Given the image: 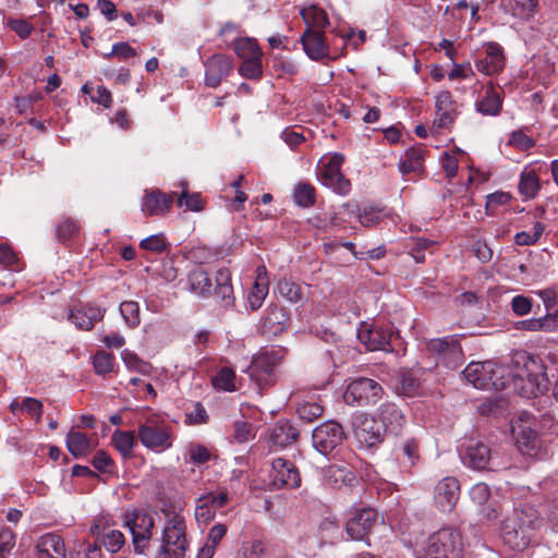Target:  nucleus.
Returning a JSON list of instances; mask_svg holds the SVG:
<instances>
[{
	"mask_svg": "<svg viewBox=\"0 0 558 558\" xmlns=\"http://www.w3.org/2000/svg\"><path fill=\"white\" fill-rule=\"evenodd\" d=\"M117 56L120 59H129L136 56V51L128 43H118L112 46L111 52L105 54L106 58Z\"/></svg>",
	"mask_w": 558,
	"mask_h": 558,
	"instance_id": "obj_59",
	"label": "nucleus"
},
{
	"mask_svg": "<svg viewBox=\"0 0 558 558\" xmlns=\"http://www.w3.org/2000/svg\"><path fill=\"white\" fill-rule=\"evenodd\" d=\"M505 12L520 20H530L536 13L538 0H500Z\"/></svg>",
	"mask_w": 558,
	"mask_h": 558,
	"instance_id": "obj_31",
	"label": "nucleus"
},
{
	"mask_svg": "<svg viewBox=\"0 0 558 558\" xmlns=\"http://www.w3.org/2000/svg\"><path fill=\"white\" fill-rule=\"evenodd\" d=\"M111 441L123 458L128 459L133 456V449L136 446L134 432L117 429L112 434Z\"/></svg>",
	"mask_w": 558,
	"mask_h": 558,
	"instance_id": "obj_37",
	"label": "nucleus"
},
{
	"mask_svg": "<svg viewBox=\"0 0 558 558\" xmlns=\"http://www.w3.org/2000/svg\"><path fill=\"white\" fill-rule=\"evenodd\" d=\"M353 428L357 441L367 448H372L381 441L380 427L373 417L363 414L356 416Z\"/></svg>",
	"mask_w": 558,
	"mask_h": 558,
	"instance_id": "obj_20",
	"label": "nucleus"
},
{
	"mask_svg": "<svg viewBox=\"0 0 558 558\" xmlns=\"http://www.w3.org/2000/svg\"><path fill=\"white\" fill-rule=\"evenodd\" d=\"M80 232V227L71 218L63 219L57 227V238L60 242L65 243Z\"/></svg>",
	"mask_w": 558,
	"mask_h": 558,
	"instance_id": "obj_49",
	"label": "nucleus"
},
{
	"mask_svg": "<svg viewBox=\"0 0 558 558\" xmlns=\"http://www.w3.org/2000/svg\"><path fill=\"white\" fill-rule=\"evenodd\" d=\"M43 410V403L38 399L26 397L21 403V411L26 412L32 417L39 421Z\"/></svg>",
	"mask_w": 558,
	"mask_h": 558,
	"instance_id": "obj_58",
	"label": "nucleus"
},
{
	"mask_svg": "<svg viewBox=\"0 0 558 558\" xmlns=\"http://www.w3.org/2000/svg\"><path fill=\"white\" fill-rule=\"evenodd\" d=\"M463 542L453 527H444L428 537L424 551L417 558H461Z\"/></svg>",
	"mask_w": 558,
	"mask_h": 558,
	"instance_id": "obj_3",
	"label": "nucleus"
},
{
	"mask_svg": "<svg viewBox=\"0 0 558 558\" xmlns=\"http://www.w3.org/2000/svg\"><path fill=\"white\" fill-rule=\"evenodd\" d=\"M241 551L244 558H265L266 545L259 539L245 542L242 544Z\"/></svg>",
	"mask_w": 558,
	"mask_h": 558,
	"instance_id": "obj_52",
	"label": "nucleus"
},
{
	"mask_svg": "<svg viewBox=\"0 0 558 558\" xmlns=\"http://www.w3.org/2000/svg\"><path fill=\"white\" fill-rule=\"evenodd\" d=\"M460 496V482L454 476L440 480L434 489L435 502L444 511H451Z\"/></svg>",
	"mask_w": 558,
	"mask_h": 558,
	"instance_id": "obj_16",
	"label": "nucleus"
},
{
	"mask_svg": "<svg viewBox=\"0 0 558 558\" xmlns=\"http://www.w3.org/2000/svg\"><path fill=\"white\" fill-rule=\"evenodd\" d=\"M424 150L420 147H412L407 150L405 159L400 161L399 170L402 174L420 172L423 168Z\"/></svg>",
	"mask_w": 558,
	"mask_h": 558,
	"instance_id": "obj_39",
	"label": "nucleus"
},
{
	"mask_svg": "<svg viewBox=\"0 0 558 558\" xmlns=\"http://www.w3.org/2000/svg\"><path fill=\"white\" fill-rule=\"evenodd\" d=\"M537 294L543 300L547 313L558 314V293L554 289L541 290Z\"/></svg>",
	"mask_w": 558,
	"mask_h": 558,
	"instance_id": "obj_55",
	"label": "nucleus"
},
{
	"mask_svg": "<svg viewBox=\"0 0 558 558\" xmlns=\"http://www.w3.org/2000/svg\"><path fill=\"white\" fill-rule=\"evenodd\" d=\"M289 315L286 310L278 304H270L266 310V316L262 324L264 335L276 337L281 335L288 327Z\"/></svg>",
	"mask_w": 558,
	"mask_h": 558,
	"instance_id": "obj_23",
	"label": "nucleus"
},
{
	"mask_svg": "<svg viewBox=\"0 0 558 558\" xmlns=\"http://www.w3.org/2000/svg\"><path fill=\"white\" fill-rule=\"evenodd\" d=\"M105 311L97 306L83 305L70 312L69 320L78 329L90 330L94 325L104 318Z\"/></svg>",
	"mask_w": 558,
	"mask_h": 558,
	"instance_id": "obj_27",
	"label": "nucleus"
},
{
	"mask_svg": "<svg viewBox=\"0 0 558 558\" xmlns=\"http://www.w3.org/2000/svg\"><path fill=\"white\" fill-rule=\"evenodd\" d=\"M66 447L75 458H80L87 454L94 445L86 434L71 429L66 436Z\"/></svg>",
	"mask_w": 558,
	"mask_h": 558,
	"instance_id": "obj_34",
	"label": "nucleus"
},
{
	"mask_svg": "<svg viewBox=\"0 0 558 558\" xmlns=\"http://www.w3.org/2000/svg\"><path fill=\"white\" fill-rule=\"evenodd\" d=\"M485 53V58L478 60L475 64L477 71L486 75L499 73L505 66L502 48L497 43H488Z\"/></svg>",
	"mask_w": 558,
	"mask_h": 558,
	"instance_id": "obj_26",
	"label": "nucleus"
},
{
	"mask_svg": "<svg viewBox=\"0 0 558 558\" xmlns=\"http://www.w3.org/2000/svg\"><path fill=\"white\" fill-rule=\"evenodd\" d=\"M301 43L306 56L314 61L323 60L329 56V45L322 31L306 28L301 36Z\"/></svg>",
	"mask_w": 558,
	"mask_h": 558,
	"instance_id": "obj_18",
	"label": "nucleus"
},
{
	"mask_svg": "<svg viewBox=\"0 0 558 558\" xmlns=\"http://www.w3.org/2000/svg\"><path fill=\"white\" fill-rule=\"evenodd\" d=\"M427 348L450 368H456L462 362L463 353L456 336L432 339L427 343Z\"/></svg>",
	"mask_w": 558,
	"mask_h": 558,
	"instance_id": "obj_11",
	"label": "nucleus"
},
{
	"mask_svg": "<svg viewBox=\"0 0 558 558\" xmlns=\"http://www.w3.org/2000/svg\"><path fill=\"white\" fill-rule=\"evenodd\" d=\"M189 288L199 296H214L222 306H231L234 302L230 271L226 268L217 270L213 278L204 267L196 266L189 274Z\"/></svg>",
	"mask_w": 558,
	"mask_h": 558,
	"instance_id": "obj_2",
	"label": "nucleus"
},
{
	"mask_svg": "<svg viewBox=\"0 0 558 558\" xmlns=\"http://www.w3.org/2000/svg\"><path fill=\"white\" fill-rule=\"evenodd\" d=\"M92 464L96 470L100 472H109L110 466L113 465V460L108 456L107 452L99 450L93 457Z\"/></svg>",
	"mask_w": 558,
	"mask_h": 558,
	"instance_id": "obj_62",
	"label": "nucleus"
},
{
	"mask_svg": "<svg viewBox=\"0 0 558 558\" xmlns=\"http://www.w3.org/2000/svg\"><path fill=\"white\" fill-rule=\"evenodd\" d=\"M511 308L519 316L526 315L532 310V301L524 295H517L511 301Z\"/></svg>",
	"mask_w": 558,
	"mask_h": 558,
	"instance_id": "obj_60",
	"label": "nucleus"
},
{
	"mask_svg": "<svg viewBox=\"0 0 558 558\" xmlns=\"http://www.w3.org/2000/svg\"><path fill=\"white\" fill-rule=\"evenodd\" d=\"M470 498L485 520L492 521L498 518L499 507L495 500L490 499V488L487 484H475L470 490Z\"/></svg>",
	"mask_w": 558,
	"mask_h": 558,
	"instance_id": "obj_17",
	"label": "nucleus"
},
{
	"mask_svg": "<svg viewBox=\"0 0 558 558\" xmlns=\"http://www.w3.org/2000/svg\"><path fill=\"white\" fill-rule=\"evenodd\" d=\"M140 246L143 250L153 251V252H157V253H160V252H163L167 250V243H166L162 234L150 235V236L142 240L140 243Z\"/></svg>",
	"mask_w": 558,
	"mask_h": 558,
	"instance_id": "obj_56",
	"label": "nucleus"
},
{
	"mask_svg": "<svg viewBox=\"0 0 558 558\" xmlns=\"http://www.w3.org/2000/svg\"><path fill=\"white\" fill-rule=\"evenodd\" d=\"M36 550L39 558H65V545L61 536L47 533L36 543Z\"/></svg>",
	"mask_w": 558,
	"mask_h": 558,
	"instance_id": "obj_28",
	"label": "nucleus"
},
{
	"mask_svg": "<svg viewBox=\"0 0 558 558\" xmlns=\"http://www.w3.org/2000/svg\"><path fill=\"white\" fill-rule=\"evenodd\" d=\"M397 459L407 468L414 466L420 460V442L414 437H408L396 445Z\"/></svg>",
	"mask_w": 558,
	"mask_h": 558,
	"instance_id": "obj_30",
	"label": "nucleus"
},
{
	"mask_svg": "<svg viewBox=\"0 0 558 558\" xmlns=\"http://www.w3.org/2000/svg\"><path fill=\"white\" fill-rule=\"evenodd\" d=\"M512 435L520 450H525V452L529 453L530 450L535 448L537 433L532 427L527 426L523 420L512 425Z\"/></svg>",
	"mask_w": 558,
	"mask_h": 558,
	"instance_id": "obj_32",
	"label": "nucleus"
},
{
	"mask_svg": "<svg viewBox=\"0 0 558 558\" xmlns=\"http://www.w3.org/2000/svg\"><path fill=\"white\" fill-rule=\"evenodd\" d=\"M100 541L102 546L112 554L118 553L125 544V537L123 533L111 527L102 529Z\"/></svg>",
	"mask_w": 558,
	"mask_h": 558,
	"instance_id": "obj_41",
	"label": "nucleus"
},
{
	"mask_svg": "<svg viewBox=\"0 0 558 558\" xmlns=\"http://www.w3.org/2000/svg\"><path fill=\"white\" fill-rule=\"evenodd\" d=\"M544 232V227L541 222H536L533 227V232L521 231L514 236V241L518 245H532L538 241Z\"/></svg>",
	"mask_w": 558,
	"mask_h": 558,
	"instance_id": "obj_51",
	"label": "nucleus"
},
{
	"mask_svg": "<svg viewBox=\"0 0 558 558\" xmlns=\"http://www.w3.org/2000/svg\"><path fill=\"white\" fill-rule=\"evenodd\" d=\"M277 292L290 303H300L305 299L303 288L299 283L286 278L278 281Z\"/></svg>",
	"mask_w": 558,
	"mask_h": 558,
	"instance_id": "obj_38",
	"label": "nucleus"
},
{
	"mask_svg": "<svg viewBox=\"0 0 558 558\" xmlns=\"http://www.w3.org/2000/svg\"><path fill=\"white\" fill-rule=\"evenodd\" d=\"M300 14L306 24V28L324 32V28L329 24L326 11L317 4H310L302 8Z\"/></svg>",
	"mask_w": 558,
	"mask_h": 558,
	"instance_id": "obj_33",
	"label": "nucleus"
},
{
	"mask_svg": "<svg viewBox=\"0 0 558 558\" xmlns=\"http://www.w3.org/2000/svg\"><path fill=\"white\" fill-rule=\"evenodd\" d=\"M345 438L342 426L335 421H327L315 427L312 433L313 447L324 456L331 453L342 445Z\"/></svg>",
	"mask_w": 558,
	"mask_h": 558,
	"instance_id": "obj_9",
	"label": "nucleus"
},
{
	"mask_svg": "<svg viewBox=\"0 0 558 558\" xmlns=\"http://www.w3.org/2000/svg\"><path fill=\"white\" fill-rule=\"evenodd\" d=\"M232 60L225 54H215L206 62L205 83L209 87H217L232 71Z\"/></svg>",
	"mask_w": 558,
	"mask_h": 558,
	"instance_id": "obj_22",
	"label": "nucleus"
},
{
	"mask_svg": "<svg viewBox=\"0 0 558 558\" xmlns=\"http://www.w3.org/2000/svg\"><path fill=\"white\" fill-rule=\"evenodd\" d=\"M123 524L132 534V543L137 554H143L149 546L153 536L155 520L151 514L137 509L123 513Z\"/></svg>",
	"mask_w": 558,
	"mask_h": 558,
	"instance_id": "obj_5",
	"label": "nucleus"
},
{
	"mask_svg": "<svg viewBox=\"0 0 558 558\" xmlns=\"http://www.w3.org/2000/svg\"><path fill=\"white\" fill-rule=\"evenodd\" d=\"M378 514L372 508L355 510L347 522V533L352 539L364 541L377 524Z\"/></svg>",
	"mask_w": 558,
	"mask_h": 558,
	"instance_id": "obj_13",
	"label": "nucleus"
},
{
	"mask_svg": "<svg viewBox=\"0 0 558 558\" xmlns=\"http://www.w3.org/2000/svg\"><path fill=\"white\" fill-rule=\"evenodd\" d=\"M485 373V362H472L462 372L465 379L477 388V383L482 381Z\"/></svg>",
	"mask_w": 558,
	"mask_h": 558,
	"instance_id": "obj_53",
	"label": "nucleus"
},
{
	"mask_svg": "<svg viewBox=\"0 0 558 558\" xmlns=\"http://www.w3.org/2000/svg\"><path fill=\"white\" fill-rule=\"evenodd\" d=\"M437 118L434 121L433 128L435 129H444L450 125L456 117V109L448 108L447 110L436 111Z\"/></svg>",
	"mask_w": 558,
	"mask_h": 558,
	"instance_id": "obj_63",
	"label": "nucleus"
},
{
	"mask_svg": "<svg viewBox=\"0 0 558 558\" xmlns=\"http://www.w3.org/2000/svg\"><path fill=\"white\" fill-rule=\"evenodd\" d=\"M381 396L383 388L377 381L360 377L348 385L343 399L349 405L368 407L377 403Z\"/></svg>",
	"mask_w": 558,
	"mask_h": 558,
	"instance_id": "obj_8",
	"label": "nucleus"
},
{
	"mask_svg": "<svg viewBox=\"0 0 558 558\" xmlns=\"http://www.w3.org/2000/svg\"><path fill=\"white\" fill-rule=\"evenodd\" d=\"M294 203L303 208L312 207L316 202L315 187L307 182H300L293 190Z\"/></svg>",
	"mask_w": 558,
	"mask_h": 558,
	"instance_id": "obj_40",
	"label": "nucleus"
},
{
	"mask_svg": "<svg viewBox=\"0 0 558 558\" xmlns=\"http://www.w3.org/2000/svg\"><path fill=\"white\" fill-rule=\"evenodd\" d=\"M185 530L183 517L172 515L163 529L157 558H185L187 549Z\"/></svg>",
	"mask_w": 558,
	"mask_h": 558,
	"instance_id": "obj_4",
	"label": "nucleus"
},
{
	"mask_svg": "<svg viewBox=\"0 0 558 558\" xmlns=\"http://www.w3.org/2000/svg\"><path fill=\"white\" fill-rule=\"evenodd\" d=\"M323 482L326 486L335 489L342 487H354L359 480L351 468L347 465L330 464L323 470Z\"/></svg>",
	"mask_w": 558,
	"mask_h": 558,
	"instance_id": "obj_19",
	"label": "nucleus"
},
{
	"mask_svg": "<svg viewBox=\"0 0 558 558\" xmlns=\"http://www.w3.org/2000/svg\"><path fill=\"white\" fill-rule=\"evenodd\" d=\"M357 338L368 351H387L390 347L391 333L378 326L363 324L357 330Z\"/></svg>",
	"mask_w": 558,
	"mask_h": 558,
	"instance_id": "obj_21",
	"label": "nucleus"
},
{
	"mask_svg": "<svg viewBox=\"0 0 558 558\" xmlns=\"http://www.w3.org/2000/svg\"><path fill=\"white\" fill-rule=\"evenodd\" d=\"M270 485L274 489L298 488L301 485V476L295 465L283 459L277 458L272 461Z\"/></svg>",
	"mask_w": 558,
	"mask_h": 558,
	"instance_id": "obj_12",
	"label": "nucleus"
},
{
	"mask_svg": "<svg viewBox=\"0 0 558 558\" xmlns=\"http://www.w3.org/2000/svg\"><path fill=\"white\" fill-rule=\"evenodd\" d=\"M120 313L130 327H136L141 323L140 305L134 301H124L120 304Z\"/></svg>",
	"mask_w": 558,
	"mask_h": 558,
	"instance_id": "obj_44",
	"label": "nucleus"
},
{
	"mask_svg": "<svg viewBox=\"0 0 558 558\" xmlns=\"http://www.w3.org/2000/svg\"><path fill=\"white\" fill-rule=\"evenodd\" d=\"M8 25L22 39L29 37L33 31V26L25 20L12 19L8 22Z\"/></svg>",
	"mask_w": 558,
	"mask_h": 558,
	"instance_id": "obj_64",
	"label": "nucleus"
},
{
	"mask_svg": "<svg viewBox=\"0 0 558 558\" xmlns=\"http://www.w3.org/2000/svg\"><path fill=\"white\" fill-rule=\"evenodd\" d=\"M174 193H165L158 189L146 190L142 198L141 208L145 216H163L172 207Z\"/></svg>",
	"mask_w": 558,
	"mask_h": 558,
	"instance_id": "obj_15",
	"label": "nucleus"
},
{
	"mask_svg": "<svg viewBox=\"0 0 558 558\" xmlns=\"http://www.w3.org/2000/svg\"><path fill=\"white\" fill-rule=\"evenodd\" d=\"M300 418L305 422H313L323 414V407L317 402H304L296 409Z\"/></svg>",
	"mask_w": 558,
	"mask_h": 558,
	"instance_id": "obj_50",
	"label": "nucleus"
},
{
	"mask_svg": "<svg viewBox=\"0 0 558 558\" xmlns=\"http://www.w3.org/2000/svg\"><path fill=\"white\" fill-rule=\"evenodd\" d=\"M542 525L543 519L534 508L514 510L501 523L502 542L511 549L523 550L533 541Z\"/></svg>",
	"mask_w": 558,
	"mask_h": 558,
	"instance_id": "obj_1",
	"label": "nucleus"
},
{
	"mask_svg": "<svg viewBox=\"0 0 558 558\" xmlns=\"http://www.w3.org/2000/svg\"><path fill=\"white\" fill-rule=\"evenodd\" d=\"M512 369L509 366L497 364L493 361L485 362V373L482 381L477 383V389L502 390L511 387Z\"/></svg>",
	"mask_w": 558,
	"mask_h": 558,
	"instance_id": "obj_14",
	"label": "nucleus"
},
{
	"mask_svg": "<svg viewBox=\"0 0 558 558\" xmlns=\"http://www.w3.org/2000/svg\"><path fill=\"white\" fill-rule=\"evenodd\" d=\"M235 373L229 367H222L219 372L211 378V384L216 389L223 391H234L235 390Z\"/></svg>",
	"mask_w": 558,
	"mask_h": 558,
	"instance_id": "obj_43",
	"label": "nucleus"
},
{
	"mask_svg": "<svg viewBox=\"0 0 558 558\" xmlns=\"http://www.w3.org/2000/svg\"><path fill=\"white\" fill-rule=\"evenodd\" d=\"M420 387L418 371L402 369L398 374V385L396 387L399 395L412 397Z\"/></svg>",
	"mask_w": 558,
	"mask_h": 558,
	"instance_id": "obj_36",
	"label": "nucleus"
},
{
	"mask_svg": "<svg viewBox=\"0 0 558 558\" xmlns=\"http://www.w3.org/2000/svg\"><path fill=\"white\" fill-rule=\"evenodd\" d=\"M95 372L105 375L113 369V355L104 350L98 351L93 360Z\"/></svg>",
	"mask_w": 558,
	"mask_h": 558,
	"instance_id": "obj_48",
	"label": "nucleus"
},
{
	"mask_svg": "<svg viewBox=\"0 0 558 558\" xmlns=\"http://www.w3.org/2000/svg\"><path fill=\"white\" fill-rule=\"evenodd\" d=\"M171 427L159 416H148L140 424L137 436L142 445L150 450H163L171 447Z\"/></svg>",
	"mask_w": 558,
	"mask_h": 558,
	"instance_id": "obj_6",
	"label": "nucleus"
},
{
	"mask_svg": "<svg viewBox=\"0 0 558 558\" xmlns=\"http://www.w3.org/2000/svg\"><path fill=\"white\" fill-rule=\"evenodd\" d=\"M233 49L242 60L262 58V50L252 38H239L234 40Z\"/></svg>",
	"mask_w": 558,
	"mask_h": 558,
	"instance_id": "obj_42",
	"label": "nucleus"
},
{
	"mask_svg": "<svg viewBox=\"0 0 558 558\" xmlns=\"http://www.w3.org/2000/svg\"><path fill=\"white\" fill-rule=\"evenodd\" d=\"M179 207L185 206L192 211H201L204 209V202L198 193L182 192L178 198Z\"/></svg>",
	"mask_w": 558,
	"mask_h": 558,
	"instance_id": "obj_54",
	"label": "nucleus"
},
{
	"mask_svg": "<svg viewBox=\"0 0 558 558\" xmlns=\"http://www.w3.org/2000/svg\"><path fill=\"white\" fill-rule=\"evenodd\" d=\"M548 384L546 374H532L520 369L511 376L510 388L522 397L531 398L547 390Z\"/></svg>",
	"mask_w": 558,
	"mask_h": 558,
	"instance_id": "obj_10",
	"label": "nucleus"
},
{
	"mask_svg": "<svg viewBox=\"0 0 558 558\" xmlns=\"http://www.w3.org/2000/svg\"><path fill=\"white\" fill-rule=\"evenodd\" d=\"M379 421L389 435L401 436L405 425V417L401 410L393 403H384L378 410Z\"/></svg>",
	"mask_w": 558,
	"mask_h": 558,
	"instance_id": "obj_24",
	"label": "nucleus"
},
{
	"mask_svg": "<svg viewBox=\"0 0 558 558\" xmlns=\"http://www.w3.org/2000/svg\"><path fill=\"white\" fill-rule=\"evenodd\" d=\"M492 460V451L484 442H471L462 454L463 463L474 470H485Z\"/></svg>",
	"mask_w": 558,
	"mask_h": 558,
	"instance_id": "obj_25",
	"label": "nucleus"
},
{
	"mask_svg": "<svg viewBox=\"0 0 558 558\" xmlns=\"http://www.w3.org/2000/svg\"><path fill=\"white\" fill-rule=\"evenodd\" d=\"M502 101L500 95L489 87L484 96L476 101V110L485 116H497L501 110Z\"/></svg>",
	"mask_w": 558,
	"mask_h": 558,
	"instance_id": "obj_35",
	"label": "nucleus"
},
{
	"mask_svg": "<svg viewBox=\"0 0 558 558\" xmlns=\"http://www.w3.org/2000/svg\"><path fill=\"white\" fill-rule=\"evenodd\" d=\"M239 73L245 78L258 80L263 73L260 58L243 60Z\"/></svg>",
	"mask_w": 558,
	"mask_h": 558,
	"instance_id": "obj_46",
	"label": "nucleus"
},
{
	"mask_svg": "<svg viewBox=\"0 0 558 558\" xmlns=\"http://www.w3.org/2000/svg\"><path fill=\"white\" fill-rule=\"evenodd\" d=\"M299 430L289 421H279L270 430L269 440L272 445L284 448L299 438Z\"/></svg>",
	"mask_w": 558,
	"mask_h": 558,
	"instance_id": "obj_29",
	"label": "nucleus"
},
{
	"mask_svg": "<svg viewBox=\"0 0 558 558\" xmlns=\"http://www.w3.org/2000/svg\"><path fill=\"white\" fill-rule=\"evenodd\" d=\"M281 357L280 351H269L256 355L251 362L246 373L259 392L275 384L274 372Z\"/></svg>",
	"mask_w": 558,
	"mask_h": 558,
	"instance_id": "obj_7",
	"label": "nucleus"
},
{
	"mask_svg": "<svg viewBox=\"0 0 558 558\" xmlns=\"http://www.w3.org/2000/svg\"><path fill=\"white\" fill-rule=\"evenodd\" d=\"M100 547L95 543L82 545L80 549L70 555V558H100Z\"/></svg>",
	"mask_w": 558,
	"mask_h": 558,
	"instance_id": "obj_61",
	"label": "nucleus"
},
{
	"mask_svg": "<svg viewBox=\"0 0 558 558\" xmlns=\"http://www.w3.org/2000/svg\"><path fill=\"white\" fill-rule=\"evenodd\" d=\"M519 190L524 197L533 198L539 190L536 174L533 172L522 173Z\"/></svg>",
	"mask_w": 558,
	"mask_h": 558,
	"instance_id": "obj_45",
	"label": "nucleus"
},
{
	"mask_svg": "<svg viewBox=\"0 0 558 558\" xmlns=\"http://www.w3.org/2000/svg\"><path fill=\"white\" fill-rule=\"evenodd\" d=\"M15 545V534L10 529L0 531V558H5Z\"/></svg>",
	"mask_w": 558,
	"mask_h": 558,
	"instance_id": "obj_57",
	"label": "nucleus"
},
{
	"mask_svg": "<svg viewBox=\"0 0 558 558\" xmlns=\"http://www.w3.org/2000/svg\"><path fill=\"white\" fill-rule=\"evenodd\" d=\"M268 293V286L258 278L248 294V304L253 311L258 310Z\"/></svg>",
	"mask_w": 558,
	"mask_h": 558,
	"instance_id": "obj_47",
	"label": "nucleus"
}]
</instances>
